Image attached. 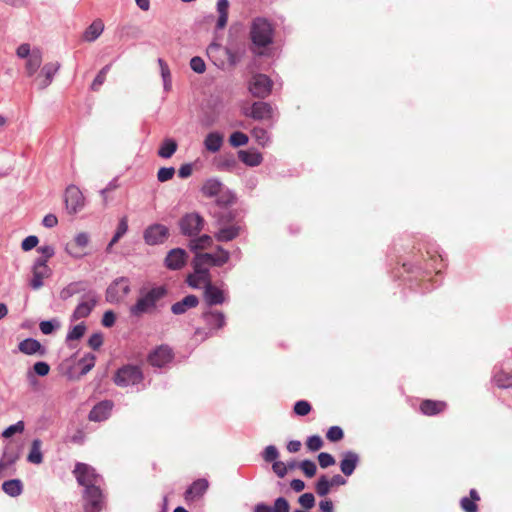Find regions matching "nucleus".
Segmentation results:
<instances>
[{"instance_id":"4c0bfd02","label":"nucleus","mask_w":512,"mask_h":512,"mask_svg":"<svg viewBox=\"0 0 512 512\" xmlns=\"http://www.w3.org/2000/svg\"><path fill=\"white\" fill-rule=\"evenodd\" d=\"M42 442L40 439H34L31 444L27 460L33 464H40L43 461V455L41 452Z\"/></svg>"},{"instance_id":"b1692460","label":"nucleus","mask_w":512,"mask_h":512,"mask_svg":"<svg viewBox=\"0 0 512 512\" xmlns=\"http://www.w3.org/2000/svg\"><path fill=\"white\" fill-rule=\"evenodd\" d=\"M447 408V403L444 401H436L426 399L420 404V411L426 416H434L442 413Z\"/></svg>"},{"instance_id":"2eb2a0df","label":"nucleus","mask_w":512,"mask_h":512,"mask_svg":"<svg viewBox=\"0 0 512 512\" xmlns=\"http://www.w3.org/2000/svg\"><path fill=\"white\" fill-rule=\"evenodd\" d=\"M85 496L88 501L85 507L86 512H99L102 509V491L98 484L85 487Z\"/></svg>"},{"instance_id":"774afa93","label":"nucleus","mask_w":512,"mask_h":512,"mask_svg":"<svg viewBox=\"0 0 512 512\" xmlns=\"http://www.w3.org/2000/svg\"><path fill=\"white\" fill-rule=\"evenodd\" d=\"M34 372L39 376H46L50 371V366L46 362H36L33 366Z\"/></svg>"},{"instance_id":"f257e3e1","label":"nucleus","mask_w":512,"mask_h":512,"mask_svg":"<svg viewBox=\"0 0 512 512\" xmlns=\"http://www.w3.org/2000/svg\"><path fill=\"white\" fill-rule=\"evenodd\" d=\"M249 37L251 40V51L256 55H264L274 39V26L264 17H256L251 21Z\"/></svg>"},{"instance_id":"393cba45","label":"nucleus","mask_w":512,"mask_h":512,"mask_svg":"<svg viewBox=\"0 0 512 512\" xmlns=\"http://www.w3.org/2000/svg\"><path fill=\"white\" fill-rule=\"evenodd\" d=\"M358 462H359V456L357 453H355L353 451L345 452L343 454V459L340 462L341 472L346 476L352 475Z\"/></svg>"},{"instance_id":"69168bd1","label":"nucleus","mask_w":512,"mask_h":512,"mask_svg":"<svg viewBox=\"0 0 512 512\" xmlns=\"http://www.w3.org/2000/svg\"><path fill=\"white\" fill-rule=\"evenodd\" d=\"M289 509V503L285 498L279 497L275 500L274 512H289Z\"/></svg>"},{"instance_id":"052dcab7","label":"nucleus","mask_w":512,"mask_h":512,"mask_svg":"<svg viewBox=\"0 0 512 512\" xmlns=\"http://www.w3.org/2000/svg\"><path fill=\"white\" fill-rule=\"evenodd\" d=\"M318 462L321 468H328L329 466H332L335 464L334 457L327 453V452H321L318 455Z\"/></svg>"},{"instance_id":"37998d69","label":"nucleus","mask_w":512,"mask_h":512,"mask_svg":"<svg viewBox=\"0 0 512 512\" xmlns=\"http://www.w3.org/2000/svg\"><path fill=\"white\" fill-rule=\"evenodd\" d=\"M251 134L255 141L262 147L266 146L270 141L267 130L262 127H254Z\"/></svg>"},{"instance_id":"c85d7f7f","label":"nucleus","mask_w":512,"mask_h":512,"mask_svg":"<svg viewBox=\"0 0 512 512\" xmlns=\"http://www.w3.org/2000/svg\"><path fill=\"white\" fill-rule=\"evenodd\" d=\"M480 501V495L475 489H471L469 497H463L460 500V507L464 512H477V502Z\"/></svg>"},{"instance_id":"ddd939ff","label":"nucleus","mask_w":512,"mask_h":512,"mask_svg":"<svg viewBox=\"0 0 512 512\" xmlns=\"http://www.w3.org/2000/svg\"><path fill=\"white\" fill-rule=\"evenodd\" d=\"M89 243L87 233L81 232L75 238L66 244V251L74 258H82L86 255V248Z\"/></svg>"},{"instance_id":"f03ea898","label":"nucleus","mask_w":512,"mask_h":512,"mask_svg":"<svg viewBox=\"0 0 512 512\" xmlns=\"http://www.w3.org/2000/svg\"><path fill=\"white\" fill-rule=\"evenodd\" d=\"M167 295V289L164 286H155L152 288H142L139 296L130 308L131 316L140 318L145 314H153L157 311V304Z\"/></svg>"},{"instance_id":"6e6552de","label":"nucleus","mask_w":512,"mask_h":512,"mask_svg":"<svg viewBox=\"0 0 512 512\" xmlns=\"http://www.w3.org/2000/svg\"><path fill=\"white\" fill-rule=\"evenodd\" d=\"M73 473L78 483L84 487L96 485L101 480L95 469L85 463H77Z\"/></svg>"},{"instance_id":"0e129e2a","label":"nucleus","mask_w":512,"mask_h":512,"mask_svg":"<svg viewBox=\"0 0 512 512\" xmlns=\"http://www.w3.org/2000/svg\"><path fill=\"white\" fill-rule=\"evenodd\" d=\"M103 344V336L101 333H94L90 336L88 340V345L94 349H99Z\"/></svg>"},{"instance_id":"603ef678","label":"nucleus","mask_w":512,"mask_h":512,"mask_svg":"<svg viewBox=\"0 0 512 512\" xmlns=\"http://www.w3.org/2000/svg\"><path fill=\"white\" fill-rule=\"evenodd\" d=\"M193 270L209 272V265L206 260L202 258V253H196L192 261Z\"/></svg>"},{"instance_id":"a19ab883","label":"nucleus","mask_w":512,"mask_h":512,"mask_svg":"<svg viewBox=\"0 0 512 512\" xmlns=\"http://www.w3.org/2000/svg\"><path fill=\"white\" fill-rule=\"evenodd\" d=\"M212 243V237L207 234H204L196 239L191 240L189 243V247L192 251L203 250L205 248L210 247Z\"/></svg>"},{"instance_id":"338daca9","label":"nucleus","mask_w":512,"mask_h":512,"mask_svg":"<svg viewBox=\"0 0 512 512\" xmlns=\"http://www.w3.org/2000/svg\"><path fill=\"white\" fill-rule=\"evenodd\" d=\"M116 321V315L112 310H108L104 313L102 317V325L104 327H112L115 324Z\"/></svg>"},{"instance_id":"a18cd8bd","label":"nucleus","mask_w":512,"mask_h":512,"mask_svg":"<svg viewBox=\"0 0 512 512\" xmlns=\"http://www.w3.org/2000/svg\"><path fill=\"white\" fill-rule=\"evenodd\" d=\"M331 490V486L328 482V478L326 475H322L315 486V491L318 496L324 497L326 496Z\"/></svg>"},{"instance_id":"7ed1b4c3","label":"nucleus","mask_w":512,"mask_h":512,"mask_svg":"<svg viewBox=\"0 0 512 512\" xmlns=\"http://www.w3.org/2000/svg\"><path fill=\"white\" fill-rule=\"evenodd\" d=\"M218 231L214 237L217 241L228 242L237 238L242 230V224L235 220V215L231 211L222 212L217 219Z\"/></svg>"},{"instance_id":"e433bc0d","label":"nucleus","mask_w":512,"mask_h":512,"mask_svg":"<svg viewBox=\"0 0 512 512\" xmlns=\"http://www.w3.org/2000/svg\"><path fill=\"white\" fill-rule=\"evenodd\" d=\"M177 147L178 144L174 139L167 138L162 142L158 150V156L164 159H168L173 156L177 150Z\"/></svg>"},{"instance_id":"cd10ccee","label":"nucleus","mask_w":512,"mask_h":512,"mask_svg":"<svg viewBox=\"0 0 512 512\" xmlns=\"http://www.w3.org/2000/svg\"><path fill=\"white\" fill-rule=\"evenodd\" d=\"M42 60V52L39 49H33L31 56L26 59L25 63V71L29 77L40 68Z\"/></svg>"},{"instance_id":"5fc2aeb1","label":"nucleus","mask_w":512,"mask_h":512,"mask_svg":"<svg viewBox=\"0 0 512 512\" xmlns=\"http://www.w3.org/2000/svg\"><path fill=\"white\" fill-rule=\"evenodd\" d=\"M175 169L173 167H162L157 172V179L159 182H166L173 178Z\"/></svg>"},{"instance_id":"9b49d317","label":"nucleus","mask_w":512,"mask_h":512,"mask_svg":"<svg viewBox=\"0 0 512 512\" xmlns=\"http://www.w3.org/2000/svg\"><path fill=\"white\" fill-rule=\"evenodd\" d=\"M169 237V229L162 224H153L148 226L143 233V238L148 245H158L164 243Z\"/></svg>"},{"instance_id":"72a5a7b5","label":"nucleus","mask_w":512,"mask_h":512,"mask_svg":"<svg viewBox=\"0 0 512 512\" xmlns=\"http://www.w3.org/2000/svg\"><path fill=\"white\" fill-rule=\"evenodd\" d=\"M494 384L501 389L512 388V370H500L493 377Z\"/></svg>"},{"instance_id":"c756f323","label":"nucleus","mask_w":512,"mask_h":512,"mask_svg":"<svg viewBox=\"0 0 512 512\" xmlns=\"http://www.w3.org/2000/svg\"><path fill=\"white\" fill-rule=\"evenodd\" d=\"M95 305L96 300L94 298H89L88 300L79 303L73 312V320L88 317L91 311L94 309Z\"/></svg>"},{"instance_id":"c03bdc74","label":"nucleus","mask_w":512,"mask_h":512,"mask_svg":"<svg viewBox=\"0 0 512 512\" xmlns=\"http://www.w3.org/2000/svg\"><path fill=\"white\" fill-rule=\"evenodd\" d=\"M111 68V64L105 65L96 75L95 79L93 80L90 88L92 91H99L100 87L106 80L107 73L109 72Z\"/></svg>"},{"instance_id":"39448f33","label":"nucleus","mask_w":512,"mask_h":512,"mask_svg":"<svg viewBox=\"0 0 512 512\" xmlns=\"http://www.w3.org/2000/svg\"><path fill=\"white\" fill-rule=\"evenodd\" d=\"M205 220L196 212L185 214L179 220L180 231L185 236H197L203 229Z\"/></svg>"},{"instance_id":"49530a36","label":"nucleus","mask_w":512,"mask_h":512,"mask_svg":"<svg viewBox=\"0 0 512 512\" xmlns=\"http://www.w3.org/2000/svg\"><path fill=\"white\" fill-rule=\"evenodd\" d=\"M248 141V136L245 133L239 131L232 133L229 137V142L233 147L244 146L248 143Z\"/></svg>"},{"instance_id":"bf43d9fd","label":"nucleus","mask_w":512,"mask_h":512,"mask_svg":"<svg viewBox=\"0 0 512 512\" xmlns=\"http://www.w3.org/2000/svg\"><path fill=\"white\" fill-rule=\"evenodd\" d=\"M191 69L199 74H202L206 70V65L204 60L201 57L195 56L190 60Z\"/></svg>"},{"instance_id":"bb28decb","label":"nucleus","mask_w":512,"mask_h":512,"mask_svg":"<svg viewBox=\"0 0 512 512\" xmlns=\"http://www.w3.org/2000/svg\"><path fill=\"white\" fill-rule=\"evenodd\" d=\"M104 30V23L101 19L94 20L84 31L82 39L86 42L95 41Z\"/></svg>"},{"instance_id":"6e6d98bb","label":"nucleus","mask_w":512,"mask_h":512,"mask_svg":"<svg viewBox=\"0 0 512 512\" xmlns=\"http://www.w3.org/2000/svg\"><path fill=\"white\" fill-rule=\"evenodd\" d=\"M24 431V422L23 421H18L16 424L14 425H11L9 427H7L3 433H2V436L4 438H10L12 437L14 434L16 433H22Z\"/></svg>"},{"instance_id":"0eeeda50","label":"nucleus","mask_w":512,"mask_h":512,"mask_svg":"<svg viewBox=\"0 0 512 512\" xmlns=\"http://www.w3.org/2000/svg\"><path fill=\"white\" fill-rule=\"evenodd\" d=\"M273 108L267 102L257 101L249 107L242 108V114L257 121L271 120L273 117Z\"/></svg>"},{"instance_id":"c9c22d12","label":"nucleus","mask_w":512,"mask_h":512,"mask_svg":"<svg viewBox=\"0 0 512 512\" xmlns=\"http://www.w3.org/2000/svg\"><path fill=\"white\" fill-rule=\"evenodd\" d=\"M2 489L7 495L17 497L23 491V484L19 479H11L2 484Z\"/></svg>"},{"instance_id":"ea45409f","label":"nucleus","mask_w":512,"mask_h":512,"mask_svg":"<svg viewBox=\"0 0 512 512\" xmlns=\"http://www.w3.org/2000/svg\"><path fill=\"white\" fill-rule=\"evenodd\" d=\"M222 184L215 179L207 180L202 186V193L206 197H214L218 195L221 191Z\"/></svg>"},{"instance_id":"13d9d810","label":"nucleus","mask_w":512,"mask_h":512,"mask_svg":"<svg viewBox=\"0 0 512 512\" xmlns=\"http://www.w3.org/2000/svg\"><path fill=\"white\" fill-rule=\"evenodd\" d=\"M306 446L310 451H318L323 446V440L320 436L313 435L307 439Z\"/></svg>"},{"instance_id":"09e8293b","label":"nucleus","mask_w":512,"mask_h":512,"mask_svg":"<svg viewBox=\"0 0 512 512\" xmlns=\"http://www.w3.org/2000/svg\"><path fill=\"white\" fill-rule=\"evenodd\" d=\"M96 357L93 354L85 355L79 364L82 365L81 375L87 374L95 366Z\"/></svg>"},{"instance_id":"79ce46f5","label":"nucleus","mask_w":512,"mask_h":512,"mask_svg":"<svg viewBox=\"0 0 512 512\" xmlns=\"http://www.w3.org/2000/svg\"><path fill=\"white\" fill-rule=\"evenodd\" d=\"M158 65L160 67L161 76L163 79V86L165 91H169L171 89V72L168 64L161 58L158 59Z\"/></svg>"},{"instance_id":"4be33fe9","label":"nucleus","mask_w":512,"mask_h":512,"mask_svg":"<svg viewBox=\"0 0 512 512\" xmlns=\"http://www.w3.org/2000/svg\"><path fill=\"white\" fill-rule=\"evenodd\" d=\"M18 349L20 352L26 355L38 354L40 356H44L46 353V350L41 345V343L33 338H27L21 341L18 345Z\"/></svg>"},{"instance_id":"412c9836","label":"nucleus","mask_w":512,"mask_h":512,"mask_svg":"<svg viewBox=\"0 0 512 512\" xmlns=\"http://www.w3.org/2000/svg\"><path fill=\"white\" fill-rule=\"evenodd\" d=\"M204 300L208 306L220 305L225 302L224 292L212 282L204 289Z\"/></svg>"},{"instance_id":"de8ad7c7","label":"nucleus","mask_w":512,"mask_h":512,"mask_svg":"<svg viewBox=\"0 0 512 512\" xmlns=\"http://www.w3.org/2000/svg\"><path fill=\"white\" fill-rule=\"evenodd\" d=\"M312 410L311 404L306 400H299L294 404L293 411L298 416H306Z\"/></svg>"},{"instance_id":"5701e85b","label":"nucleus","mask_w":512,"mask_h":512,"mask_svg":"<svg viewBox=\"0 0 512 512\" xmlns=\"http://www.w3.org/2000/svg\"><path fill=\"white\" fill-rule=\"evenodd\" d=\"M58 69H59V64H57V63H47L42 67L41 72H40L39 76L37 77V81L39 82L38 85H39L40 89L46 88L52 82V79H53L54 75L56 74V72L58 71Z\"/></svg>"},{"instance_id":"3c124183","label":"nucleus","mask_w":512,"mask_h":512,"mask_svg":"<svg viewBox=\"0 0 512 512\" xmlns=\"http://www.w3.org/2000/svg\"><path fill=\"white\" fill-rule=\"evenodd\" d=\"M300 469L303 471L306 477L312 478L315 476L317 467L316 464L311 460H304L300 463Z\"/></svg>"},{"instance_id":"f3484780","label":"nucleus","mask_w":512,"mask_h":512,"mask_svg":"<svg viewBox=\"0 0 512 512\" xmlns=\"http://www.w3.org/2000/svg\"><path fill=\"white\" fill-rule=\"evenodd\" d=\"M206 326L210 331L222 329L225 322V315L222 312L216 310H208L202 313Z\"/></svg>"},{"instance_id":"f704fd0d","label":"nucleus","mask_w":512,"mask_h":512,"mask_svg":"<svg viewBox=\"0 0 512 512\" xmlns=\"http://www.w3.org/2000/svg\"><path fill=\"white\" fill-rule=\"evenodd\" d=\"M228 10H229V1L228 0H218L217 1V12L219 14L216 27L217 29H223L228 21Z\"/></svg>"},{"instance_id":"58836bf2","label":"nucleus","mask_w":512,"mask_h":512,"mask_svg":"<svg viewBox=\"0 0 512 512\" xmlns=\"http://www.w3.org/2000/svg\"><path fill=\"white\" fill-rule=\"evenodd\" d=\"M128 230V219L126 216H123L120 220H119V223H118V226H117V229H116V232L113 236V238L111 239V241L109 242L107 248H106V251L107 252H110L112 247L120 240V238L122 236L125 235V233L127 232Z\"/></svg>"},{"instance_id":"6ab92c4d","label":"nucleus","mask_w":512,"mask_h":512,"mask_svg":"<svg viewBox=\"0 0 512 512\" xmlns=\"http://www.w3.org/2000/svg\"><path fill=\"white\" fill-rule=\"evenodd\" d=\"M186 282L194 289L201 287L205 289L212 282V279L210 272L193 270V273L187 276Z\"/></svg>"},{"instance_id":"473e14b6","label":"nucleus","mask_w":512,"mask_h":512,"mask_svg":"<svg viewBox=\"0 0 512 512\" xmlns=\"http://www.w3.org/2000/svg\"><path fill=\"white\" fill-rule=\"evenodd\" d=\"M239 159L250 167L258 166L262 163L263 157L259 152L241 150L238 152Z\"/></svg>"},{"instance_id":"a211bd4d","label":"nucleus","mask_w":512,"mask_h":512,"mask_svg":"<svg viewBox=\"0 0 512 512\" xmlns=\"http://www.w3.org/2000/svg\"><path fill=\"white\" fill-rule=\"evenodd\" d=\"M113 408L111 401L105 400L95 405L89 413V420L94 422H101L106 420Z\"/></svg>"},{"instance_id":"e2e57ef3","label":"nucleus","mask_w":512,"mask_h":512,"mask_svg":"<svg viewBox=\"0 0 512 512\" xmlns=\"http://www.w3.org/2000/svg\"><path fill=\"white\" fill-rule=\"evenodd\" d=\"M279 453L275 446L269 445L265 448L263 458L266 462H275Z\"/></svg>"},{"instance_id":"8fccbe9b","label":"nucleus","mask_w":512,"mask_h":512,"mask_svg":"<svg viewBox=\"0 0 512 512\" xmlns=\"http://www.w3.org/2000/svg\"><path fill=\"white\" fill-rule=\"evenodd\" d=\"M86 326L84 323H80L72 328L67 334V341L79 340L85 334Z\"/></svg>"},{"instance_id":"aec40b11","label":"nucleus","mask_w":512,"mask_h":512,"mask_svg":"<svg viewBox=\"0 0 512 512\" xmlns=\"http://www.w3.org/2000/svg\"><path fill=\"white\" fill-rule=\"evenodd\" d=\"M202 258L206 260L207 264L210 267H221L228 262L230 254L227 250H225L221 246H218L217 252L215 254L202 253Z\"/></svg>"},{"instance_id":"864d4df0","label":"nucleus","mask_w":512,"mask_h":512,"mask_svg":"<svg viewBox=\"0 0 512 512\" xmlns=\"http://www.w3.org/2000/svg\"><path fill=\"white\" fill-rule=\"evenodd\" d=\"M326 437L331 442H337L344 437V433L339 426H332L328 429Z\"/></svg>"},{"instance_id":"f8f14e48","label":"nucleus","mask_w":512,"mask_h":512,"mask_svg":"<svg viewBox=\"0 0 512 512\" xmlns=\"http://www.w3.org/2000/svg\"><path fill=\"white\" fill-rule=\"evenodd\" d=\"M174 357L172 349L168 345H160L148 356V362L154 367H163L170 363Z\"/></svg>"},{"instance_id":"423d86ee","label":"nucleus","mask_w":512,"mask_h":512,"mask_svg":"<svg viewBox=\"0 0 512 512\" xmlns=\"http://www.w3.org/2000/svg\"><path fill=\"white\" fill-rule=\"evenodd\" d=\"M130 281L126 277L114 280L106 290V300L109 303H118L130 293Z\"/></svg>"},{"instance_id":"1a4fd4ad","label":"nucleus","mask_w":512,"mask_h":512,"mask_svg":"<svg viewBox=\"0 0 512 512\" xmlns=\"http://www.w3.org/2000/svg\"><path fill=\"white\" fill-rule=\"evenodd\" d=\"M272 81L265 74H255L249 81V91L256 98L267 97L272 90Z\"/></svg>"},{"instance_id":"680f3d73","label":"nucleus","mask_w":512,"mask_h":512,"mask_svg":"<svg viewBox=\"0 0 512 512\" xmlns=\"http://www.w3.org/2000/svg\"><path fill=\"white\" fill-rule=\"evenodd\" d=\"M38 243V237L35 235H30L22 241L21 248L23 251H30L31 249L35 248L38 245Z\"/></svg>"},{"instance_id":"9d476101","label":"nucleus","mask_w":512,"mask_h":512,"mask_svg":"<svg viewBox=\"0 0 512 512\" xmlns=\"http://www.w3.org/2000/svg\"><path fill=\"white\" fill-rule=\"evenodd\" d=\"M85 204L81 190L75 185H69L65 191V205L69 214H76Z\"/></svg>"},{"instance_id":"7c9ffc66","label":"nucleus","mask_w":512,"mask_h":512,"mask_svg":"<svg viewBox=\"0 0 512 512\" xmlns=\"http://www.w3.org/2000/svg\"><path fill=\"white\" fill-rule=\"evenodd\" d=\"M208 488V481L205 479H198L186 491V499L193 500L201 497Z\"/></svg>"},{"instance_id":"a878e982","label":"nucleus","mask_w":512,"mask_h":512,"mask_svg":"<svg viewBox=\"0 0 512 512\" xmlns=\"http://www.w3.org/2000/svg\"><path fill=\"white\" fill-rule=\"evenodd\" d=\"M199 304V300L195 295H187L181 301L171 306V311L175 315L184 314L188 309L195 308Z\"/></svg>"},{"instance_id":"dca6fc26","label":"nucleus","mask_w":512,"mask_h":512,"mask_svg":"<svg viewBox=\"0 0 512 512\" xmlns=\"http://www.w3.org/2000/svg\"><path fill=\"white\" fill-rule=\"evenodd\" d=\"M188 254L184 249L174 248L170 250L165 258V265L170 270H179L185 266Z\"/></svg>"},{"instance_id":"2f4dec72","label":"nucleus","mask_w":512,"mask_h":512,"mask_svg":"<svg viewBox=\"0 0 512 512\" xmlns=\"http://www.w3.org/2000/svg\"><path fill=\"white\" fill-rule=\"evenodd\" d=\"M223 139L224 137L222 134L218 132H211L206 136L204 146L209 152H218L223 145Z\"/></svg>"},{"instance_id":"4468645a","label":"nucleus","mask_w":512,"mask_h":512,"mask_svg":"<svg viewBox=\"0 0 512 512\" xmlns=\"http://www.w3.org/2000/svg\"><path fill=\"white\" fill-rule=\"evenodd\" d=\"M33 277L30 286L34 289H40L43 286L44 279L51 275V270L46 264V259H38L33 266Z\"/></svg>"},{"instance_id":"20e7f679","label":"nucleus","mask_w":512,"mask_h":512,"mask_svg":"<svg viewBox=\"0 0 512 512\" xmlns=\"http://www.w3.org/2000/svg\"><path fill=\"white\" fill-rule=\"evenodd\" d=\"M143 380V373L137 365H124L119 368L114 376V383L120 387L136 385Z\"/></svg>"},{"instance_id":"4d7b16f0","label":"nucleus","mask_w":512,"mask_h":512,"mask_svg":"<svg viewBox=\"0 0 512 512\" xmlns=\"http://www.w3.org/2000/svg\"><path fill=\"white\" fill-rule=\"evenodd\" d=\"M299 504L304 509H312L315 505V497L312 493H304L298 499Z\"/></svg>"}]
</instances>
